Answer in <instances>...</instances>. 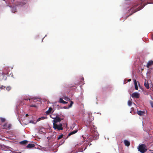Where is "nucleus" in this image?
<instances>
[{
	"mask_svg": "<svg viewBox=\"0 0 153 153\" xmlns=\"http://www.w3.org/2000/svg\"><path fill=\"white\" fill-rule=\"evenodd\" d=\"M93 128H94V129H93L92 127H91V131L92 134L94 137L97 138L98 137L99 134H98L96 130V127L94 126H93Z\"/></svg>",
	"mask_w": 153,
	"mask_h": 153,
	"instance_id": "obj_1",
	"label": "nucleus"
},
{
	"mask_svg": "<svg viewBox=\"0 0 153 153\" xmlns=\"http://www.w3.org/2000/svg\"><path fill=\"white\" fill-rule=\"evenodd\" d=\"M53 128L54 129L58 131L63 130L62 124L61 123H59V125H58L57 123H53Z\"/></svg>",
	"mask_w": 153,
	"mask_h": 153,
	"instance_id": "obj_2",
	"label": "nucleus"
},
{
	"mask_svg": "<svg viewBox=\"0 0 153 153\" xmlns=\"http://www.w3.org/2000/svg\"><path fill=\"white\" fill-rule=\"evenodd\" d=\"M138 150L142 153H144L147 150L146 146L144 144L140 145L138 148Z\"/></svg>",
	"mask_w": 153,
	"mask_h": 153,
	"instance_id": "obj_3",
	"label": "nucleus"
},
{
	"mask_svg": "<svg viewBox=\"0 0 153 153\" xmlns=\"http://www.w3.org/2000/svg\"><path fill=\"white\" fill-rule=\"evenodd\" d=\"M53 123H57L60 122L63 119L60 118L58 116H56V117L53 118Z\"/></svg>",
	"mask_w": 153,
	"mask_h": 153,
	"instance_id": "obj_4",
	"label": "nucleus"
},
{
	"mask_svg": "<svg viewBox=\"0 0 153 153\" xmlns=\"http://www.w3.org/2000/svg\"><path fill=\"white\" fill-rule=\"evenodd\" d=\"M131 97L132 98H138L140 97L139 94L137 92H134L131 95Z\"/></svg>",
	"mask_w": 153,
	"mask_h": 153,
	"instance_id": "obj_5",
	"label": "nucleus"
},
{
	"mask_svg": "<svg viewBox=\"0 0 153 153\" xmlns=\"http://www.w3.org/2000/svg\"><path fill=\"white\" fill-rule=\"evenodd\" d=\"M153 65V61L151 60L149 61L147 64V68H149L150 66L152 65Z\"/></svg>",
	"mask_w": 153,
	"mask_h": 153,
	"instance_id": "obj_6",
	"label": "nucleus"
},
{
	"mask_svg": "<svg viewBox=\"0 0 153 153\" xmlns=\"http://www.w3.org/2000/svg\"><path fill=\"white\" fill-rule=\"evenodd\" d=\"M124 143L125 145L127 147L129 146L130 145V142L127 140H125L124 141Z\"/></svg>",
	"mask_w": 153,
	"mask_h": 153,
	"instance_id": "obj_7",
	"label": "nucleus"
},
{
	"mask_svg": "<svg viewBox=\"0 0 153 153\" xmlns=\"http://www.w3.org/2000/svg\"><path fill=\"white\" fill-rule=\"evenodd\" d=\"M137 113L140 116H142L145 114V112L144 111H137Z\"/></svg>",
	"mask_w": 153,
	"mask_h": 153,
	"instance_id": "obj_8",
	"label": "nucleus"
},
{
	"mask_svg": "<svg viewBox=\"0 0 153 153\" xmlns=\"http://www.w3.org/2000/svg\"><path fill=\"white\" fill-rule=\"evenodd\" d=\"M53 109H52V108L51 107H50L49 108V109L48 110L46 111L45 113L47 114H50L52 111V110Z\"/></svg>",
	"mask_w": 153,
	"mask_h": 153,
	"instance_id": "obj_9",
	"label": "nucleus"
},
{
	"mask_svg": "<svg viewBox=\"0 0 153 153\" xmlns=\"http://www.w3.org/2000/svg\"><path fill=\"white\" fill-rule=\"evenodd\" d=\"M35 145L34 144L30 143L28 144L27 146V147L28 148H31L34 147Z\"/></svg>",
	"mask_w": 153,
	"mask_h": 153,
	"instance_id": "obj_10",
	"label": "nucleus"
},
{
	"mask_svg": "<svg viewBox=\"0 0 153 153\" xmlns=\"http://www.w3.org/2000/svg\"><path fill=\"white\" fill-rule=\"evenodd\" d=\"M77 131L78 130H76L71 131L69 134H68V136H69L71 135L75 134L77 132Z\"/></svg>",
	"mask_w": 153,
	"mask_h": 153,
	"instance_id": "obj_11",
	"label": "nucleus"
},
{
	"mask_svg": "<svg viewBox=\"0 0 153 153\" xmlns=\"http://www.w3.org/2000/svg\"><path fill=\"white\" fill-rule=\"evenodd\" d=\"M59 102L60 103H62L63 104H67V102L64 101L62 99V98H60L59 100Z\"/></svg>",
	"mask_w": 153,
	"mask_h": 153,
	"instance_id": "obj_12",
	"label": "nucleus"
},
{
	"mask_svg": "<svg viewBox=\"0 0 153 153\" xmlns=\"http://www.w3.org/2000/svg\"><path fill=\"white\" fill-rule=\"evenodd\" d=\"M134 82L135 85V89L137 90L138 89V87L137 86V81L135 79L134 80Z\"/></svg>",
	"mask_w": 153,
	"mask_h": 153,
	"instance_id": "obj_13",
	"label": "nucleus"
},
{
	"mask_svg": "<svg viewBox=\"0 0 153 153\" xmlns=\"http://www.w3.org/2000/svg\"><path fill=\"white\" fill-rule=\"evenodd\" d=\"M144 85L147 89H149V85L147 82L146 81L144 83Z\"/></svg>",
	"mask_w": 153,
	"mask_h": 153,
	"instance_id": "obj_14",
	"label": "nucleus"
},
{
	"mask_svg": "<svg viewBox=\"0 0 153 153\" xmlns=\"http://www.w3.org/2000/svg\"><path fill=\"white\" fill-rule=\"evenodd\" d=\"M27 143V141L26 140H24L20 142V143L22 145H25Z\"/></svg>",
	"mask_w": 153,
	"mask_h": 153,
	"instance_id": "obj_15",
	"label": "nucleus"
},
{
	"mask_svg": "<svg viewBox=\"0 0 153 153\" xmlns=\"http://www.w3.org/2000/svg\"><path fill=\"white\" fill-rule=\"evenodd\" d=\"M4 89L5 90V89H6L8 91H10L11 89V87L10 86H7V87H5H5H4Z\"/></svg>",
	"mask_w": 153,
	"mask_h": 153,
	"instance_id": "obj_16",
	"label": "nucleus"
},
{
	"mask_svg": "<svg viewBox=\"0 0 153 153\" xmlns=\"http://www.w3.org/2000/svg\"><path fill=\"white\" fill-rule=\"evenodd\" d=\"M63 136V135L62 134L60 135L59 137H58L57 139L59 140L62 138Z\"/></svg>",
	"mask_w": 153,
	"mask_h": 153,
	"instance_id": "obj_17",
	"label": "nucleus"
},
{
	"mask_svg": "<svg viewBox=\"0 0 153 153\" xmlns=\"http://www.w3.org/2000/svg\"><path fill=\"white\" fill-rule=\"evenodd\" d=\"M132 102L131 101L129 100L128 101V105L129 106H131L132 105Z\"/></svg>",
	"mask_w": 153,
	"mask_h": 153,
	"instance_id": "obj_18",
	"label": "nucleus"
},
{
	"mask_svg": "<svg viewBox=\"0 0 153 153\" xmlns=\"http://www.w3.org/2000/svg\"><path fill=\"white\" fill-rule=\"evenodd\" d=\"M73 103H74L72 101H71V103L69 106V108H70V107H71V106H72Z\"/></svg>",
	"mask_w": 153,
	"mask_h": 153,
	"instance_id": "obj_19",
	"label": "nucleus"
},
{
	"mask_svg": "<svg viewBox=\"0 0 153 153\" xmlns=\"http://www.w3.org/2000/svg\"><path fill=\"white\" fill-rule=\"evenodd\" d=\"M30 107H34L35 108H36L37 107V106L35 105H30Z\"/></svg>",
	"mask_w": 153,
	"mask_h": 153,
	"instance_id": "obj_20",
	"label": "nucleus"
},
{
	"mask_svg": "<svg viewBox=\"0 0 153 153\" xmlns=\"http://www.w3.org/2000/svg\"><path fill=\"white\" fill-rule=\"evenodd\" d=\"M1 121L2 122H5V120L4 118H1Z\"/></svg>",
	"mask_w": 153,
	"mask_h": 153,
	"instance_id": "obj_21",
	"label": "nucleus"
},
{
	"mask_svg": "<svg viewBox=\"0 0 153 153\" xmlns=\"http://www.w3.org/2000/svg\"><path fill=\"white\" fill-rule=\"evenodd\" d=\"M150 102L152 107L153 108V101H150Z\"/></svg>",
	"mask_w": 153,
	"mask_h": 153,
	"instance_id": "obj_22",
	"label": "nucleus"
},
{
	"mask_svg": "<svg viewBox=\"0 0 153 153\" xmlns=\"http://www.w3.org/2000/svg\"><path fill=\"white\" fill-rule=\"evenodd\" d=\"M30 123H33V124H35V123H34V122L33 121V120H31V121H30Z\"/></svg>",
	"mask_w": 153,
	"mask_h": 153,
	"instance_id": "obj_23",
	"label": "nucleus"
},
{
	"mask_svg": "<svg viewBox=\"0 0 153 153\" xmlns=\"http://www.w3.org/2000/svg\"><path fill=\"white\" fill-rule=\"evenodd\" d=\"M41 118L40 117V118H39L37 120V122H38V121H40V120H41Z\"/></svg>",
	"mask_w": 153,
	"mask_h": 153,
	"instance_id": "obj_24",
	"label": "nucleus"
},
{
	"mask_svg": "<svg viewBox=\"0 0 153 153\" xmlns=\"http://www.w3.org/2000/svg\"><path fill=\"white\" fill-rule=\"evenodd\" d=\"M40 118H41V120H44V119H45V117H40Z\"/></svg>",
	"mask_w": 153,
	"mask_h": 153,
	"instance_id": "obj_25",
	"label": "nucleus"
},
{
	"mask_svg": "<svg viewBox=\"0 0 153 153\" xmlns=\"http://www.w3.org/2000/svg\"><path fill=\"white\" fill-rule=\"evenodd\" d=\"M140 9H140L137 8V9L134 12L135 13L136 11H137L138 10H140Z\"/></svg>",
	"mask_w": 153,
	"mask_h": 153,
	"instance_id": "obj_26",
	"label": "nucleus"
},
{
	"mask_svg": "<svg viewBox=\"0 0 153 153\" xmlns=\"http://www.w3.org/2000/svg\"><path fill=\"white\" fill-rule=\"evenodd\" d=\"M131 80V79H128V82H130V81Z\"/></svg>",
	"mask_w": 153,
	"mask_h": 153,
	"instance_id": "obj_27",
	"label": "nucleus"
},
{
	"mask_svg": "<svg viewBox=\"0 0 153 153\" xmlns=\"http://www.w3.org/2000/svg\"><path fill=\"white\" fill-rule=\"evenodd\" d=\"M24 100H30V99H25Z\"/></svg>",
	"mask_w": 153,
	"mask_h": 153,
	"instance_id": "obj_28",
	"label": "nucleus"
},
{
	"mask_svg": "<svg viewBox=\"0 0 153 153\" xmlns=\"http://www.w3.org/2000/svg\"><path fill=\"white\" fill-rule=\"evenodd\" d=\"M25 116L26 117H27L28 116V114H26Z\"/></svg>",
	"mask_w": 153,
	"mask_h": 153,
	"instance_id": "obj_29",
	"label": "nucleus"
},
{
	"mask_svg": "<svg viewBox=\"0 0 153 153\" xmlns=\"http://www.w3.org/2000/svg\"><path fill=\"white\" fill-rule=\"evenodd\" d=\"M0 88H1V89H2L3 88V86H2V87Z\"/></svg>",
	"mask_w": 153,
	"mask_h": 153,
	"instance_id": "obj_30",
	"label": "nucleus"
},
{
	"mask_svg": "<svg viewBox=\"0 0 153 153\" xmlns=\"http://www.w3.org/2000/svg\"><path fill=\"white\" fill-rule=\"evenodd\" d=\"M152 39L153 40V35L152 36Z\"/></svg>",
	"mask_w": 153,
	"mask_h": 153,
	"instance_id": "obj_31",
	"label": "nucleus"
},
{
	"mask_svg": "<svg viewBox=\"0 0 153 153\" xmlns=\"http://www.w3.org/2000/svg\"><path fill=\"white\" fill-rule=\"evenodd\" d=\"M84 142V141H82V143H81V144H82V143H83Z\"/></svg>",
	"mask_w": 153,
	"mask_h": 153,
	"instance_id": "obj_32",
	"label": "nucleus"
},
{
	"mask_svg": "<svg viewBox=\"0 0 153 153\" xmlns=\"http://www.w3.org/2000/svg\"><path fill=\"white\" fill-rule=\"evenodd\" d=\"M50 117H51V118H53L51 117V116H50Z\"/></svg>",
	"mask_w": 153,
	"mask_h": 153,
	"instance_id": "obj_33",
	"label": "nucleus"
},
{
	"mask_svg": "<svg viewBox=\"0 0 153 153\" xmlns=\"http://www.w3.org/2000/svg\"><path fill=\"white\" fill-rule=\"evenodd\" d=\"M152 153H153V152Z\"/></svg>",
	"mask_w": 153,
	"mask_h": 153,
	"instance_id": "obj_34",
	"label": "nucleus"
}]
</instances>
